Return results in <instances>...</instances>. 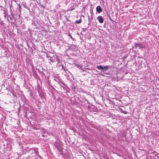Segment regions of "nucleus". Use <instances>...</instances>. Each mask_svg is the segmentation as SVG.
Instances as JSON below:
<instances>
[{
  "instance_id": "f257e3e1",
  "label": "nucleus",
  "mask_w": 159,
  "mask_h": 159,
  "mask_svg": "<svg viewBox=\"0 0 159 159\" xmlns=\"http://www.w3.org/2000/svg\"><path fill=\"white\" fill-rule=\"evenodd\" d=\"M30 157H33L38 156L39 152L38 149L36 148H33L29 151Z\"/></svg>"
},
{
  "instance_id": "f03ea898",
  "label": "nucleus",
  "mask_w": 159,
  "mask_h": 159,
  "mask_svg": "<svg viewBox=\"0 0 159 159\" xmlns=\"http://www.w3.org/2000/svg\"><path fill=\"white\" fill-rule=\"evenodd\" d=\"M109 66H105L104 67H102V66L100 65L97 67L98 70H101L102 71L105 72L108 70Z\"/></svg>"
},
{
  "instance_id": "7ed1b4c3",
  "label": "nucleus",
  "mask_w": 159,
  "mask_h": 159,
  "mask_svg": "<svg viewBox=\"0 0 159 159\" xmlns=\"http://www.w3.org/2000/svg\"><path fill=\"white\" fill-rule=\"evenodd\" d=\"M135 46L136 47L138 48H139L141 49L144 48L145 47V45L143 43H136L135 45Z\"/></svg>"
},
{
  "instance_id": "20e7f679",
  "label": "nucleus",
  "mask_w": 159,
  "mask_h": 159,
  "mask_svg": "<svg viewBox=\"0 0 159 159\" xmlns=\"http://www.w3.org/2000/svg\"><path fill=\"white\" fill-rule=\"evenodd\" d=\"M97 19L98 20L99 22L101 23H102L104 21V19L102 17V16H99L97 18Z\"/></svg>"
},
{
  "instance_id": "39448f33",
  "label": "nucleus",
  "mask_w": 159,
  "mask_h": 159,
  "mask_svg": "<svg viewBox=\"0 0 159 159\" xmlns=\"http://www.w3.org/2000/svg\"><path fill=\"white\" fill-rule=\"evenodd\" d=\"M96 10L97 12L98 13H100L102 12V10L100 6L97 7L96 8Z\"/></svg>"
},
{
  "instance_id": "423d86ee",
  "label": "nucleus",
  "mask_w": 159,
  "mask_h": 159,
  "mask_svg": "<svg viewBox=\"0 0 159 159\" xmlns=\"http://www.w3.org/2000/svg\"><path fill=\"white\" fill-rule=\"evenodd\" d=\"M56 57L54 56L50 58V60L51 62H54L55 61Z\"/></svg>"
},
{
  "instance_id": "0eeeda50",
  "label": "nucleus",
  "mask_w": 159,
  "mask_h": 159,
  "mask_svg": "<svg viewBox=\"0 0 159 159\" xmlns=\"http://www.w3.org/2000/svg\"><path fill=\"white\" fill-rule=\"evenodd\" d=\"M82 22V20L81 19H80V20H76L75 21V23L77 24H80Z\"/></svg>"
},
{
  "instance_id": "6e6552de",
  "label": "nucleus",
  "mask_w": 159,
  "mask_h": 159,
  "mask_svg": "<svg viewBox=\"0 0 159 159\" xmlns=\"http://www.w3.org/2000/svg\"><path fill=\"white\" fill-rule=\"evenodd\" d=\"M77 67L78 68H79V69H82V66L80 65H78V64H77L76 65Z\"/></svg>"
},
{
  "instance_id": "1a4fd4ad",
  "label": "nucleus",
  "mask_w": 159,
  "mask_h": 159,
  "mask_svg": "<svg viewBox=\"0 0 159 159\" xmlns=\"http://www.w3.org/2000/svg\"><path fill=\"white\" fill-rule=\"evenodd\" d=\"M56 57V58L55 61H57L58 63L59 61H60V60L59 58H58L57 57Z\"/></svg>"
},
{
  "instance_id": "9d476101",
  "label": "nucleus",
  "mask_w": 159,
  "mask_h": 159,
  "mask_svg": "<svg viewBox=\"0 0 159 159\" xmlns=\"http://www.w3.org/2000/svg\"><path fill=\"white\" fill-rule=\"evenodd\" d=\"M125 114H126L127 113V112L126 111H125L124 112Z\"/></svg>"
},
{
  "instance_id": "9b49d317",
  "label": "nucleus",
  "mask_w": 159,
  "mask_h": 159,
  "mask_svg": "<svg viewBox=\"0 0 159 159\" xmlns=\"http://www.w3.org/2000/svg\"><path fill=\"white\" fill-rule=\"evenodd\" d=\"M70 37L71 38H72V36H70Z\"/></svg>"
},
{
  "instance_id": "f8f14e48",
  "label": "nucleus",
  "mask_w": 159,
  "mask_h": 159,
  "mask_svg": "<svg viewBox=\"0 0 159 159\" xmlns=\"http://www.w3.org/2000/svg\"><path fill=\"white\" fill-rule=\"evenodd\" d=\"M93 11H91V13H93Z\"/></svg>"
}]
</instances>
